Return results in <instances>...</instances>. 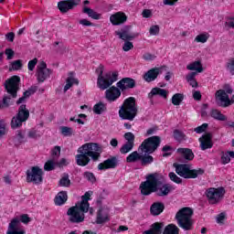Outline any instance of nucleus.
<instances>
[{
    "label": "nucleus",
    "mask_w": 234,
    "mask_h": 234,
    "mask_svg": "<svg viewBox=\"0 0 234 234\" xmlns=\"http://www.w3.org/2000/svg\"><path fill=\"white\" fill-rule=\"evenodd\" d=\"M141 194L144 197L156 193L157 197H167L173 191V186L169 184L162 185L160 175L158 173L149 174L146 176V181L140 186Z\"/></svg>",
    "instance_id": "nucleus-1"
},
{
    "label": "nucleus",
    "mask_w": 234,
    "mask_h": 234,
    "mask_svg": "<svg viewBox=\"0 0 234 234\" xmlns=\"http://www.w3.org/2000/svg\"><path fill=\"white\" fill-rule=\"evenodd\" d=\"M79 154L76 155V164L80 167H85L92 162H100L103 147L98 143H86L78 149Z\"/></svg>",
    "instance_id": "nucleus-2"
},
{
    "label": "nucleus",
    "mask_w": 234,
    "mask_h": 234,
    "mask_svg": "<svg viewBox=\"0 0 234 234\" xmlns=\"http://www.w3.org/2000/svg\"><path fill=\"white\" fill-rule=\"evenodd\" d=\"M92 195V191L86 192L81 197V201L78 202L75 206L69 207L68 209L67 215L69 222L72 224H80L85 220V213L89 212V200H90V196Z\"/></svg>",
    "instance_id": "nucleus-3"
},
{
    "label": "nucleus",
    "mask_w": 234,
    "mask_h": 234,
    "mask_svg": "<svg viewBox=\"0 0 234 234\" xmlns=\"http://www.w3.org/2000/svg\"><path fill=\"white\" fill-rule=\"evenodd\" d=\"M19 81L21 79L18 76H13L5 80L4 85L7 94L4 95L2 101H0V109H8L10 105H14V100L17 98L19 90Z\"/></svg>",
    "instance_id": "nucleus-4"
},
{
    "label": "nucleus",
    "mask_w": 234,
    "mask_h": 234,
    "mask_svg": "<svg viewBox=\"0 0 234 234\" xmlns=\"http://www.w3.org/2000/svg\"><path fill=\"white\" fill-rule=\"evenodd\" d=\"M138 114V107L136 106V99L129 97L124 100L123 104L119 110V116L122 120H129L133 122Z\"/></svg>",
    "instance_id": "nucleus-5"
},
{
    "label": "nucleus",
    "mask_w": 234,
    "mask_h": 234,
    "mask_svg": "<svg viewBox=\"0 0 234 234\" xmlns=\"http://www.w3.org/2000/svg\"><path fill=\"white\" fill-rule=\"evenodd\" d=\"M104 69L105 68L101 64L96 69V73L98 74L97 86L101 90H106L114 81H118V72H108L103 75Z\"/></svg>",
    "instance_id": "nucleus-6"
},
{
    "label": "nucleus",
    "mask_w": 234,
    "mask_h": 234,
    "mask_svg": "<svg viewBox=\"0 0 234 234\" xmlns=\"http://www.w3.org/2000/svg\"><path fill=\"white\" fill-rule=\"evenodd\" d=\"M174 167L176 169V175L181 176L182 178L189 179V178H198V176H202L205 171L202 168L193 169L191 165L188 164H174Z\"/></svg>",
    "instance_id": "nucleus-7"
},
{
    "label": "nucleus",
    "mask_w": 234,
    "mask_h": 234,
    "mask_svg": "<svg viewBox=\"0 0 234 234\" xmlns=\"http://www.w3.org/2000/svg\"><path fill=\"white\" fill-rule=\"evenodd\" d=\"M191 217H193V209L189 207L181 208L176 215L177 226L185 231H189L193 228V219Z\"/></svg>",
    "instance_id": "nucleus-8"
},
{
    "label": "nucleus",
    "mask_w": 234,
    "mask_h": 234,
    "mask_svg": "<svg viewBox=\"0 0 234 234\" xmlns=\"http://www.w3.org/2000/svg\"><path fill=\"white\" fill-rule=\"evenodd\" d=\"M21 222H23V224H28V222H30L28 215H22L20 219L17 218H13L9 223L6 234H25V229L21 228Z\"/></svg>",
    "instance_id": "nucleus-9"
},
{
    "label": "nucleus",
    "mask_w": 234,
    "mask_h": 234,
    "mask_svg": "<svg viewBox=\"0 0 234 234\" xmlns=\"http://www.w3.org/2000/svg\"><path fill=\"white\" fill-rule=\"evenodd\" d=\"M160 136L149 137L139 146V151L144 153V154H153V153H154L160 146Z\"/></svg>",
    "instance_id": "nucleus-10"
},
{
    "label": "nucleus",
    "mask_w": 234,
    "mask_h": 234,
    "mask_svg": "<svg viewBox=\"0 0 234 234\" xmlns=\"http://www.w3.org/2000/svg\"><path fill=\"white\" fill-rule=\"evenodd\" d=\"M226 190H224V187H210L206 190V197L209 204H218L221 198H224Z\"/></svg>",
    "instance_id": "nucleus-11"
},
{
    "label": "nucleus",
    "mask_w": 234,
    "mask_h": 234,
    "mask_svg": "<svg viewBox=\"0 0 234 234\" xmlns=\"http://www.w3.org/2000/svg\"><path fill=\"white\" fill-rule=\"evenodd\" d=\"M27 182L31 184L39 185L43 183V169L39 166H33L27 173Z\"/></svg>",
    "instance_id": "nucleus-12"
},
{
    "label": "nucleus",
    "mask_w": 234,
    "mask_h": 234,
    "mask_svg": "<svg viewBox=\"0 0 234 234\" xmlns=\"http://www.w3.org/2000/svg\"><path fill=\"white\" fill-rule=\"evenodd\" d=\"M50 74H52V70L47 68V63L45 61H41L37 66V80L38 83H43L45 80L50 78Z\"/></svg>",
    "instance_id": "nucleus-13"
},
{
    "label": "nucleus",
    "mask_w": 234,
    "mask_h": 234,
    "mask_svg": "<svg viewBox=\"0 0 234 234\" xmlns=\"http://www.w3.org/2000/svg\"><path fill=\"white\" fill-rule=\"evenodd\" d=\"M80 3L81 0H62L58 3V8L61 14H67L69 10H74Z\"/></svg>",
    "instance_id": "nucleus-14"
},
{
    "label": "nucleus",
    "mask_w": 234,
    "mask_h": 234,
    "mask_svg": "<svg viewBox=\"0 0 234 234\" xmlns=\"http://www.w3.org/2000/svg\"><path fill=\"white\" fill-rule=\"evenodd\" d=\"M116 36L122 41H133L135 37H138V33L131 32V26H125L118 31H115Z\"/></svg>",
    "instance_id": "nucleus-15"
},
{
    "label": "nucleus",
    "mask_w": 234,
    "mask_h": 234,
    "mask_svg": "<svg viewBox=\"0 0 234 234\" xmlns=\"http://www.w3.org/2000/svg\"><path fill=\"white\" fill-rule=\"evenodd\" d=\"M120 165V160L117 156H110L103 163L98 165L99 171H107V169H116Z\"/></svg>",
    "instance_id": "nucleus-16"
},
{
    "label": "nucleus",
    "mask_w": 234,
    "mask_h": 234,
    "mask_svg": "<svg viewBox=\"0 0 234 234\" xmlns=\"http://www.w3.org/2000/svg\"><path fill=\"white\" fill-rule=\"evenodd\" d=\"M216 96L220 101V103H218L220 107H229V105L234 103V95L229 99V96L224 90H218L216 92Z\"/></svg>",
    "instance_id": "nucleus-17"
},
{
    "label": "nucleus",
    "mask_w": 234,
    "mask_h": 234,
    "mask_svg": "<svg viewBox=\"0 0 234 234\" xmlns=\"http://www.w3.org/2000/svg\"><path fill=\"white\" fill-rule=\"evenodd\" d=\"M117 87L123 92V90H127V89H134L136 87V80L132 78H123L117 82Z\"/></svg>",
    "instance_id": "nucleus-18"
},
{
    "label": "nucleus",
    "mask_w": 234,
    "mask_h": 234,
    "mask_svg": "<svg viewBox=\"0 0 234 234\" xmlns=\"http://www.w3.org/2000/svg\"><path fill=\"white\" fill-rule=\"evenodd\" d=\"M127 21V15L123 12H117L110 16V22L113 27L123 25Z\"/></svg>",
    "instance_id": "nucleus-19"
},
{
    "label": "nucleus",
    "mask_w": 234,
    "mask_h": 234,
    "mask_svg": "<svg viewBox=\"0 0 234 234\" xmlns=\"http://www.w3.org/2000/svg\"><path fill=\"white\" fill-rule=\"evenodd\" d=\"M105 96L108 101H116V100L122 96V91L118 87L112 86L110 89L106 90Z\"/></svg>",
    "instance_id": "nucleus-20"
},
{
    "label": "nucleus",
    "mask_w": 234,
    "mask_h": 234,
    "mask_svg": "<svg viewBox=\"0 0 234 234\" xmlns=\"http://www.w3.org/2000/svg\"><path fill=\"white\" fill-rule=\"evenodd\" d=\"M162 72V68H154L149 69L144 75V80L147 81V83H151V81H154L158 78V75Z\"/></svg>",
    "instance_id": "nucleus-21"
},
{
    "label": "nucleus",
    "mask_w": 234,
    "mask_h": 234,
    "mask_svg": "<svg viewBox=\"0 0 234 234\" xmlns=\"http://www.w3.org/2000/svg\"><path fill=\"white\" fill-rule=\"evenodd\" d=\"M16 116L20 118L22 121L27 122L28 118H30V111L27 109L26 104H22L19 106Z\"/></svg>",
    "instance_id": "nucleus-22"
},
{
    "label": "nucleus",
    "mask_w": 234,
    "mask_h": 234,
    "mask_svg": "<svg viewBox=\"0 0 234 234\" xmlns=\"http://www.w3.org/2000/svg\"><path fill=\"white\" fill-rule=\"evenodd\" d=\"M37 90V87H30L27 90H26L23 93V96L16 101V105H20V103H25L27 98L31 97L32 94H36Z\"/></svg>",
    "instance_id": "nucleus-23"
},
{
    "label": "nucleus",
    "mask_w": 234,
    "mask_h": 234,
    "mask_svg": "<svg viewBox=\"0 0 234 234\" xmlns=\"http://www.w3.org/2000/svg\"><path fill=\"white\" fill-rule=\"evenodd\" d=\"M164 209H165L164 203L156 202L151 206L150 212L152 215H154V217H157V215L164 212Z\"/></svg>",
    "instance_id": "nucleus-24"
},
{
    "label": "nucleus",
    "mask_w": 234,
    "mask_h": 234,
    "mask_svg": "<svg viewBox=\"0 0 234 234\" xmlns=\"http://www.w3.org/2000/svg\"><path fill=\"white\" fill-rule=\"evenodd\" d=\"M154 96H160L161 98H167V90L161 88H153L148 93L149 100H153Z\"/></svg>",
    "instance_id": "nucleus-25"
},
{
    "label": "nucleus",
    "mask_w": 234,
    "mask_h": 234,
    "mask_svg": "<svg viewBox=\"0 0 234 234\" xmlns=\"http://www.w3.org/2000/svg\"><path fill=\"white\" fill-rule=\"evenodd\" d=\"M199 143L201 151H206L207 149H211V147H213L211 138H209L208 136L203 135L202 137H200Z\"/></svg>",
    "instance_id": "nucleus-26"
},
{
    "label": "nucleus",
    "mask_w": 234,
    "mask_h": 234,
    "mask_svg": "<svg viewBox=\"0 0 234 234\" xmlns=\"http://www.w3.org/2000/svg\"><path fill=\"white\" fill-rule=\"evenodd\" d=\"M177 153L182 154L183 158L186 160L187 162H191L193 158H195V154H193V150L189 148H178Z\"/></svg>",
    "instance_id": "nucleus-27"
},
{
    "label": "nucleus",
    "mask_w": 234,
    "mask_h": 234,
    "mask_svg": "<svg viewBox=\"0 0 234 234\" xmlns=\"http://www.w3.org/2000/svg\"><path fill=\"white\" fill-rule=\"evenodd\" d=\"M105 222H109V212L105 209L101 208L97 214V224H105Z\"/></svg>",
    "instance_id": "nucleus-28"
},
{
    "label": "nucleus",
    "mask_w": 234,
    "mask_h": 234,
    "mask_svg": "<svg viewBox=\"0 0 234 234\" xmlns=\"http://www.w3.org/2000/svg\"><path fill=\"white\" fill-rule=\"evenodd\" d=\"M164 229V223H154L149 230L144 231L143 234H162Z\"/></svg>",
    "instance_id": "nucleus-29"
},
{
    "label": "nucleus",
    "mask_w": 234,
    "mask_h": 234,
    "mask_svg": "<svg viewBox=\"0 0 234 234\" xmlns=\"http://www.w3.org/2000/svg\"><path fill=\"white\" fill-rule=\"evenodd\" d=\"M210 116L214 120H217L218 122H227L228 116L222 114V112L217 109H212L210 111Z\"/></svg>",
    "instance_id": "nucleus-30"
},
{
    "label": "nucleus",
    "mask_w": 234,
    "mask_h": 234,
    "mask_svg": "<svg viewBox=\"0 0 234 234\" xmlns=\"http://www.w3.org/2000/svg\"><path fill=\"white\" fill-rule=\"evenodd\" d=\"M69 197L67 196V192L61 191L55 197V205L56 206H63L65 202H67Z\"/></svg>",
    "instance_id": "nucleus-31"
},
{
    "label": "nucleus",
    "mask_w": 234,
    "mask_h": 234,
    "mask_svg": "<svg viewBox=\"0 0 234 234\" xmlns=\"http://www.w3.org/2000/svg\"><path fill=\"white\" fill-rule=\"evenodd\" d=\"M13 140L15 145H21V144L27 142V139L25 138V133H23L21 130L16 131Z\"/></svg>",
    "instance_id": "nucleus-32"
},
{
    "label": "nucleus",
    "mask_w": 234,
    "mask_h": 234,
    "mask_svg": "<svg viewBox=\"0 0 234 234\" xmlns=\"http://www.w3.org/2000/svg\"><path fill=\"white\" fill-rule=\"evenodd\" d=\"M23 123H25L23 119L19 118L17 115H15L11 119L10 126L11 129H20V127H23Z\"/></svg>",
    "instance_id": "nucleus-33"
},
{
    "label": "nucleus",
    "mask_w": 234,
    "mask_h": 234,
    "mask_svg": "<svg viewBox=\"0 0 234 234\" xmlns=\"http://www.w3.org/2000/svg\"><path fill=\"white\" fill-rule=\"evenodd\" d=\"M187 70H197V72H204V68H202V62L197 60L186 66Z\"/></svg>",
    "instance_id": "nucleus-34"
},
{
    "label": "nucleus",
    "mask_w": 234,
    "mask_h": 234,
    "mask_svg": "<svg viewBox=\"0 0 234 234\" xmlns=\"http://www.w3.org/2000/svg\"><path fill=\"white\" fill-rule=\"evenodd\" d=\"M141 158L142 154H140L137 151H134L126 157V162L127 164H135V162L141 161Z\"/></svg>",
    "instance_id": "nucleus-35"
},
{
    "label": "nucleus",
    "mask_w": 234,
    "mask_h": 234,
    "mask_svg": "<svg viewBox=\"0 0 234 234\" xmlns=\"http://www.w3.org/2000/svg\"><path fill=\"white\" fill-rule=\"evenodd\" d=\"M83 14H87L91 19H100L101 17V15L98 14L94 9H91L90 7L85 6L82 10Z\"/></svg>",
    "instance_id": "nucleus-36"
},
{
    "label": "nucleus",
    "mask_w": 234,
    "mask_h": 234,
    "mask_svg": "<svg viewBox=\"0 0 234 234\" xmlns=\"http://www.w3.org/2000/svg\"><path fill=\"white\" fill-rule=\"evenodd\" d=\"M180 229L175 224H169L165 228L163 234H179Z\"/></svg>",
    "instance_id": "nucleus-37"
},
{
    "label": "nucleus",
    "mask_w": 234,
    "mask_h": 234,
    "mask_svg": "<svg viewBox=\"0 0 234 234\" xmlns=\"http://www.w3.org/2000/svg\"><path fill=\"white\" fill-rule=\"evenodd\" d=\"M174 138L176 142L182 143L186 142L187 140V136H186V133L180 130H175L174 131Z\"/></svg>",
    "instance_id": "nucleus-38"
},
{
    "label": "nucleus",
    "mask_w": 234,
    "mask_h": 234,
    "mask_svg": "<svg viewBox=\"0 0 234 234\" xmlns=\"http://www.w3.org/2000/svg\"><path fill=\"white\" fill-rule=\"evenodd\" d=\"M153 162H154L153 155H149V154L141 155V165H150V164H153Z\"/></svg>",
    "instance_id": "nucleus-39"
},
{
    "label": "nucleus",
    "mask_w": 234,
    "mask_h": 234,
    "mask_svg": "<svg viewBox=\"0 0 234 234\" xmlns=\"http://www.w3.org/2000/svg\"><path fill=\"white\" fill-rule=\"evenodd\" d=\"M74 83H75V85H79L80 80H78V79L69 77L66 80V85L64 86V92H67V90H69V89H70Z\"/></svg>",
    "instance_id": "nucleus-40"
},
{
    "label": "nucleus",
    "mask_w": 234,
    "mask_h": 234,
    "mask_svg": "<svg viewBox=\"0 0 234 234\" xmlns=\"http://www.w3.org/2000/svg\"><path fill=\"white\" fill-rule=\"evenodd\" d=\"M105 111H107V106H105V104L102 102H99L93 107V112L95 114H102V112H105Z\"/></svg>",
    "instance_id": "nucleus-41"
},
{
    "label": "nucleus",
    "mask_w": 234,
    "mask_h": 234,
    "mask_svg": "<svg viewBox=\"0 0 234 234\" xmlns=\"http://www.w3.org/2000/svg\"><path fill=\"white\" fill-rule=\"evenodd\" d=\"M184 101V94L182 93H176L172 97V103L173 105H180Z\"/></svg>",
    "instance_id": "nucleus-42"
},
{
    "label": "nucleus",
    "mask_w": 234,
    "mask_h": 234,
    "mask_svg": "<svg viewBox=\"0 0 234 234\" xmlns=\"http://www.w3.org/2000/svg\"><path fill=\"white\" fill-rule=\"evenodd\" d=\"M134 144L125 143L120 149V153L122 154H127V153H131V150L133 149Z\"/></svg>",
    "instance_id": "nucleus-43"
},
{
    "label": "nucleus",
    "mask_w": 234,
    "mask_h": 234,
    "mask_svg": "<svg viewBox=\"0 0 234 234\" xmlns=\"http://www.w3.org/2000/svg\"><path fill=\"white\" fill-rule=\"evenodd\" d=\"M59 131L63 136H72L74 134V130L69 126H60Z\"/></svg>",
    "instance_id": "nucleus-44"
},
{
    "label": "nucleus",
    "mask_w": 234,
    "mask_h": 234,
    "mask_svg": "<svg viewBox=\"0 0 234 234\" xmlns=\"http://www.w3.org/2000/svg\"><path fill=\"white\" fill-rule=\"evenodd\" d=\"M59 186L62 187H69L70 186V179L69 178V174H65L64 176L59 180Z\"/></svg>",
    "instance_id": "nucleus-45"
},
{
    "label": "nucleus",
    "mask_w": 234,
    "mask_h": 234,
    "mask_svg": "<svg viewBox=\"0 0 234 234\" xmlns=\"http://www.w3.org/2000/svg\"><path fill=\"white\" fill-rule=\"evenodd\" d=\"M20 69H23V62L21 59L15 60L11 63V67L9 68V70H19Z\"/></svg>",
    "instance_id": "nucleus-46"
},
{
    "label": "nucleus",
    "mask_w": 234,
    "mask_h": 234,
    "mask_svg": "<svg viewBox=\"0 0 234 234\" xmlns=\"http://www.w3.org/2000/svg\"><path fill=\"white\" fill-rule=\"evenodd\" d=\"M226 68L227 70L231 74V76H234V58H231L228 60Z\"/></svg>",
    "instance_id": "nucleus-47"
},
{
    "label": "nucleus",
    "mask_w": 234,
    "mask_h": 234,
    "mask_svg": "<svg viewBox=\"0 0 234 234\" xmlns=\"http://www.w3.org/2000/svg\"><path fill=\"white\" fill-rule=\"evenodd\" d=\"M207 39H209V34H200L196 37L195 41L197 43H206Z\"/></svg>",
    "instance_id": "nucleus-48"
},
{
    "label": "nucleus",
    "mask_w": 234,
    "mask_h": 234,
    "mask_svg": "<svg viewBox=\"0 0 234 234\" xmlns=\"http://www.w3.org/2000/svg\"><path fill=\"white\" fill-rule=\"evenodd\" d=\"M27 136L28 138H31L33 140H37V138H41V134L39 133V132L35 129L29 130L27 133Z\"/></svg>",
    "instance_id": "nucleus-49"
},
{
    "label": "nucleus",
    "mask_w": 234,
    "mask_h": 234,
    "mask_svg": "<svg viewBox=\"0 0 234 234\" xmlns=\"http://www.w3.org/2000/svg\"><path fill=\"white\" fill-rule=\"evenodd\" d=\"M59 154H61V147L55 146L51 151V156L53 160H57L58 158H59Z\"/></svg>",
    "instance_id": "nucleus-50"
},
{
    "label": "nucleus",
    "mask_w": 234,
    "mask_h": 234,
    "mask_svg": "<svg viewBox=\"0 0 234 234\" xmlns=\"http://www.w3.org/2000/svg\"><path fill=\"white\" fill-rule=\"evenodd\" d=\"M168 176L172 182H175V184H182V178H180L178 176L175 174V172H170L168 174Z\"/></svg>",
    "instance_id": "nucleus-51"
},
{
    "label": "nucleus",
    "mask_w": 234,
    "mask_h": 234,
    "mask_svg": "<svg viewBox=\"0 0 234 234\" xmlns=\"http://www.w3.org/2000/svg\"><path fill=\"white\" fill-rule=\"evenodd\" d=\"M55 167L56 163L54 162V160H48L44 165L45 171H53Z\"/></svg>",
    "instance_id": "nucleus-52"
},
{
    "label": "nucleus",
    "mask_w": 234,
    "mask_h": 234,
    "mask_svg": "<svg viewBox=\"0 0 234 234\" xmlns=\"http://www.w3.org/2000/svg\"><path fill=\"white\" fill-rule=\"evenodd\" d=\"M84 178H87L89 182H91V184H94L96 182V176H94V174L91 172H85L83 174Z\"/></svg>",
    "instance_id": "nucleus-53"
},
{
    "label": "nucleus",
    "mask_w": 234,
    "mask_h": 234,
    "mask_svg": "<svg viewBox=\"0 0 234 234\" xmlns=\"http://www.w3.org/2000/svg\"><path fill=\"white\" fill-rule=\"evenodd\" d=\"M124 139L127 141L126 144H134V134L131 132L124 133Z\"/></svg>",
    "instance_id": "nucleus-54"
},
{
    "label": "nucleus",
    "mask_w": 234,
    "mask_h": 234,
    "mask_svg": "<svg viewBox=\"0 0 234 234\" xmlns=\"http://www.w3.org/2000/svg\"><path fill=\"white\" fill-rule=\"evenodd\" d=\"M208 124L207 123H203L200 126H197V128H195V133H197V134H202V133L206 132V129H207Z\"/></svg>",
    "instance_id": "nucleus-55"
},
{
    "label": "nucleus",
    "mask_w": 234,
    "mask_h": 234,
    "mask_svg": "<svg viewBox=\"0 0 234 234\" xmlns=\"http://www.w3.org/2000/svg\"><path fill=\"white\" fill-rule=\"evenodd\" d=\"M133 48H134V45H133V42L125 40L122 50H124V52H129V50H133Z\"/></svg>",
    "instance_id": "nucleus-56"
},
{
    "label": "nucleus",
    "mask_w": 234,
    "mask_h": 234,
    "mask_svg": "<svg viewBox=\"0 0 234 234\" xmlns=\"http://www.w3.org/2000/svg\"><path fill=\"white\" fill-rule=\"evenodd\" d=\"M150 36H158L160 34V27L159 26H152L149 29Z\"/></svg>",
    "instance_id": "nucleus-57"
},
{
    "label": "nucleus",
    "mask_w": 234,
    "mask_h": 234,
    "mask_svg": "<svg viewBox=\"0 0 234 234\" xmlns=\"http://www.w3.org/2000/svg\"><path fill=\"white\" fill-rule=\"evenodd\" d=\"M231 162V158L229 157V154L227 153H223L221 155V164H223L224 165H226V164H229Z\"/></svg>",
    "instance_id": "nucleus-58"
},
{
    "label": "nucleus",
    "mask_w": 234,
    "mask_h": 234,
    "mask_svg": "<svg viewBox=\"0 0 234 234\" xmlns=\"http://www.w3.org/2000/svg\"><path fill=\"white\" fill-rule=\"evenodd\" d=\"M224 220H226V213L221 212L216 217V222L218 224H224Z\"/></svg>",
    "instance_id": "nucleus-59"
},
{
    "label": "nucleus",
    "mask_w": 234,
    "mask_h": 234,
    "mask_svg": "<svg viewBox=\"0 0 234 234\" xmlns=\"http://www.w3.org/2000/svg\"><path fill=\"white\" fill-rule=\"evenodd\" d=\"M36 65H37V58H35L32 60H29L28 64H27V69L28 70H34V69H36Z\"/></svg>",
    "instance_id": "nucleus-60"
},
{
    "label": "nucleus",
    "mask_w": 234,
    "mask_h": 234,
    "mask_svg": "<svg viewBox=\"0 0 234 234\" xmlns=\"http://www.w3.org/2000/svg\"><path fill=\"white\" fill-rule=\"evenodd\" d=\"M6 134V123H5L3 121H0V138L2 136H5Z\"/></svg>",
    "instance_id": "nucleus-61"
},
{
    "label": "nucleus",
    "mask_w": 234,
    "mask_h": 234,
    "mask_svg": "<svg viewBox=\"0 0 234 234\" xmlns=\"http://www.w3.org/2000/svg\"><path fill=\"white\" fill-rule=\"evenodd\" d=\"M143 58H144L145 61H154V59H156V56L151 53H145L143 55Z\"/></svg>",
    "instance_id": "nucleus-62"
},
{
    "label": "nucleus",
    "mask_w": 234,
    "mask_h": 234,
    "mask_svg": "<svg viewBox=\"0 0 234 234\" xmlns=\"http://www.w3.org/2000/svg\"><path fill=\"white\" fill-rule=\"evenodd\" d=\"M80 25H82V27H94V24L92 22L89 21L88 19H80L79 21Z\"/></svg>",
    "instance_id": "nucleus-63"
},
{
    "label": "nucleus",
    "mask_w": 234,
    "mask_h": 234,
    "mask_svg": "<svg viewBox=\"0 0 234 234\" xmlns=\"http://www.w3.org/2000/svg\"><path fill=\"white\" fill-rule=\"evenodd\" d=\"M5 55L7 56V59H12L14 58V50L12 48L5 49Z\"/></svg>",
    "instance_id": "nucleus-64"
}]
</instances>
